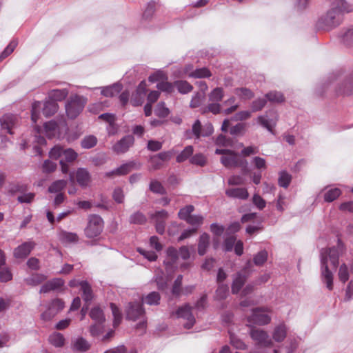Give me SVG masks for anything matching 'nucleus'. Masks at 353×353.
Returning <instances> with one entry per match:
<instances>
[{
  "instance_id": "obj_1",
  "label": "nucleus",
  "mask_w": 353,
  "mask_h": 353,
  "mask_svg": "<svg viewBox=\"0 0 353 353\" xmlns=\"http://www.w3.org/2000/svg\"><path fill=\"white\" fill-rule=\"evenodd\" d=\"M353 10V5L345 0H331L330 9L321 15L317 22L318 29L330 31L339 26L345 12Z\"/></svg>"
},
{
  "instance_id": "obj_2",
  "label": "nucleus",
  "mask_w": 353,
  "mask_h": 353,
  "mask_svg": "<svg viewBox=\"0 0 353 353\" xmlns=\"http://www.w3.org/2000/svg\"><path fill=\"white\" fill-rule=\"evenodd\" d=\"M343 250V244L339 239L336 247L321 251V280L326 285L329 290H332L333 289V274L328 270L327 261L329 259L333 267L336 268L339 263V257Z\"/></svg>"
},
{
  "instance_id": "obj_3",
  "label": "nucleus",
  "mask_w": 353,
  "mask_h": 353,
  "mask_svg": "<svg viewBox=\"0 0 353 353\" xmlns=\"http://www.w3.org/2000/svg\"><path fill=\"white\" fill-rule=\"evenodd\" d=\"M50 157L54 159H60L61 172L68 173L69 167L66 163L75 161L78 154L72 148H65L59 145H55L49 152Z\"/></svg>"
},
{
  "instance_id": "obj_4",
  "label": "nucleus",
  "mask_w": 353,
  "mask_h": 353,
  "mask_svg": "<svg viewBox=\"0 0 353 353\" xmlns=\"http://www.w3.org/2000/svg\"><path fill=\"white\" fill-rule=\"evenodd\" d=\"M215 153L222 155L221 161L225 167H240L243 174H247L249 172L247 161L241 159L237 153L230 150L219 148L216 150Z\"/></svg>"
},
{
  "instance_id": "obj_5",
  "label": "nucleus",
  "mask_w": 353,
  "mask_h": 353,
  "mask_svg": "<svg viewBox=\"0 0 353 353\" xmlns=\"http://www.w3.org/2000/svg\"><path fill=\"white\" fill-rule=\"evenodd\" d=\"M42 108L43 114L46 117H50L58 110V105L56 102L50 100L43 103L40 101H35L32 105L31 119L33 123H36L39 119L40 110Z\"/></svg>"
},
{
  "instance_id": "obj_6",
  "label": "nucleus",
  "mask_w": 353,
  "mask_h": 353,
  "mask_svg": "<svg viewBox=\"0 0 353 353\" xmlns=\"http://www.w3.org/2000/svg\"><path fill=\"white\" fill-rule=\"evenodd\" d=\"M87 99L79 95L72 96L65 104V112L70 119H75L83 110Z\"/></svg>"
},
{
  "instance_id": "obj_7",
  "label": "nucleus",
  "mask_w": 353,
  "mask_h": 353,
  "mask_svg": "<svg viewBox=\"0 0 353 353\" xmlns=\"http://www.w3.org/2000/svg\"><path fill=\"white\" fill-rule=\"evenodd\" d=\"M68 128L65 121H60L57 123L50 121L44 124V132L46 135L50 138H63L66 135Z\"/></svg>"
},
{
  "instance_id": "obj_8",
  "label": "nucleus",
  "mask_w": 353,
  "mask_h": 353,
  "mask_svg": "<svg viewBox=\"0 0 353 353\" xmlns=\"http://www.w3.org/2000/svg\"><path fill=\"white\" fill-rule=\"evenodd\" d=\"M103 221L98 215H91L89 218L88 226L85 230L87 237L94 238L97 236L103 230Z\"/></svg>"
},
{
  "instance_id": "obj_9",
  "label": "nucleus",
  "mask_w": 353,
  "mask_h": 353,
  "mask_svg": "<svg viewBox=\"0 0 353 353\" xmlns=\"http://www.w3.org/2000/svg\"><path fill=\"white\" fill-rule=\"evenodd\" d=\"M257 123L267 129L270 133L274 134V128L278 121V114L274 110H269L264 114L260 115L256 119Z\"/></svg>"
},
{
  "instance_id": "obj_10",
  "label": "nucleus",
  "mask_w": 353,
  "mask_h": 353,
  "mask_svg": "<svg viewBox=\"0 0 353 353\" xmlns=\"http://www.w3.org/2000/svg\"><path fill=\"white\" fill-rule=\"evenodd\" d=\"M270 312L268 308H255L252 310V315L248 317V322L260 325L268 324L271 321L268 314Z\"/></svg>"
},
{
  "instance_id": "obj_11",
  "label": "nucleus",
  "mask_w": 353,
  "mask_h": 353,
  "mask_svg": "<svg viewBox=\"0 0 353 353\" xmlns=\"http://www.w3.org/2000/svg\"><path fill=\"white\" fill-rule=\"evenodd\" d=\"M64 307V303L60 299H54L48 305L47 310L43 312L41 318L45 321H50Z\"/></svg>"
},
{
  "instance_id": "obj_12",
  "label": "nucleus",
  "mask_w": 353,
  "mask_h": 353,
  "mask_svg": "<svg viewBox=\"0 0 353 353\" xmlns=\"http://www.w3.org/2000/svg\"><path fill=\"white\" fill-rule=\"evenodd\" d=\"M250 336L259 345L263 347H271L272 341L270 339L268 333L261 329L252 328L250 330Z\"/></svg>"
},
{
  "instance_id": "obj_13",
  "label": "nucleus",
  "mask_w": 353,
  "mask_h": 353,
  "mask_svg": "<svg viewBox=\"0 0 353 353\" xmlns=\"http://www.w3.org/2000/svg\"><path fill=\"white\" fill-rule=\"evenodd\" d=\"M165 78V74L163 72L158 71L150 75L148 80L152 83L160 81L157 85V88L163 92H171L173 90V85L168 81H164Z\"/></svg>"
},
{
  "instance_id": "obj_14",
  "label": "nucleus",
  "mask_w": 353,
  "mask_h": 353,
  "mask_svg": "<svg viewBox=\"0 0 353 353\" xmlns=\"http://www.w3.org/2000/svg\"><path fill=\"white\" fill-rule=\"evenodd\" d=\"M192 308L189 305L186 304L179 307L176 312V315L178 318H181L187 321L184 324V327L186 329L191 328L195 323V319L192 314Z\"/></svg>"
},
{
  "instance_id": "obj_15",
  "label": "nucleus",
  "mask_w": 353,
  "mask_h": 353,
  "mask_svg": "<svg viewBox=\"0 0 353 353\" xmlns=\"http://www.w3.org/2000/svg\"><path fill=\"white\" fill-rule=\"evenodd\" d=\"M168 216V214L164 210L157 211L154 214H150L151 219L155 221L156 230L160 234H163L165 232V221Z\"/></svg>"
},
{
  "instance_id": "obj_16",
  "label": "nucleus",
  "mask_w": 353,
  "mask_h": 353,
  "mask_svg": "<svg viewBox=\"0 0 353 353\" xmlns=\"http://www.w3.org/2000/svg\"><path fill=\"white\" fill-rule=\"evenodd\" d=\"M134 141L132 136H125L112 146V150L117 154L125 153L133 145Z\"/></svg>"
},
{
  "instance_id": "obj_17",
  "label": "nucleus",
  "mask_w": 353,
  "mask_h": 353,
  "mask_svg": "<svg viewBox=\"0 0 353 353\" xmlns=\"http://www.w3.org/2000/svg\"><path fill=\"white\" fill-rule=\"evenodd\" d=\"M144 310L140 303H130L126 310L127 319L136 321L138 319H143Z\"/></svg>"
},
{
  "instance_id": "obj_18",
  "label": "nucleus",
  "mask_w": 353,
  "mask_h": 353,
  "mask_svg": "<svg viewBox=\"0 0 353 353\" xmlns=\"http://www.w3.org/2000/svg\"><path fill=\"white\" fill-rule=\"evenodd\" d=\"M34 246L35 243L33 241L24 242L14 250L13 255L16 259H24L28 256Z\"/></svg>"
},
{
  "instance_id": "obj_19",
  "label": "nucleus",
  "mask_w": 353,
  "mask_h": 353,
  "mask_svg": "<svg viewBox=\"0 0 353 353\" xmlns=\"http://www.w3.org/2000/svg\"><path fill=\"white\" fill-rule=\"evenodd\" d=\"M0 122L2 129L12 134V129L17 125V117L13 114H6L1 118Z\"/></svg>"
},
{
  "instance_id": "obj_20",
  "label": "nucleus",
  "mask_w": 353,
  "mask_h": 353,
  "mask_svg": "<svg viewBox=\"0 0 353 353\" xmlns=\"http://www.w3.org/2000/svg\"><path fill=\"white\" fill-rule=\"evenodd\" d=\"M78 184L82 188L89 185L91 181V177L88 171L85 168H79L75 174Z\"/></svg>"
},
{
  "instance_id": "obj_21",
  "label": "nucleus",
  "mask_w": 353,
  "mask_h": 353,
  "mask_svg": "<svg viewBox=\"0 0 353 353\" xmlns=\"http://www.w3.org/2000/svg\"><path fill=\"white\" fill-rule=\"evenodd\" d=\"M63 284L64 281L61 279H54L41 286L40 293H48L61 288Z\"/></svg>"
},
{
  "instance_id": "obj_22",
  "label": "nucleus",
  "mask_w": 353,
  "mask_h": 353,
  "mask_svg": "<svg viewBox=\"0 0 353 353\" xmlns=\"http://www.w3.org/2000/svg\"><path fill=\"white\" fill-rule=\"evenodd\" d=\"M225 194L229 197L239 199H247L249 196L247 189L243 188L228 189L225 191Z\"/></svg>"
},
{
  "instance_id": "obj_23",
  "label": "nucleus",
  "mask_w": 353,
  "mask_h": 353,
  "mask_svg": "<svg viewBox=\"0 0 353 353\" xmlns=\"http://www.w3.org/2000/svg\"><path fill=\"white\" fill-rule=\"evenodd\" d=\"M339 37L341 42L346 46L353 45V26L343 29Z\"/></svg>"
},
{
  "instance_id": "obj_24",
  "label": "nucleus",
  "mask_w": 353,
  "mask_h": 353,
  "mask_svg": "<svg viewBox=\"0 0 353 353\" xmlns=\"http://www.w3.org/2000/svg\"><path fill=\"white\" fill-rule=\"evenodd\" d=\"M59 239L62 243H74L79 241V236L76 233L69 232L64 230L59 233Z\"/></svg>"
},
{
  "instance_id": "obj_25",
  "label": "nucleus",
  "mask_w": 353,
  "mask_h": 353,
  "mask_svg": "<svg viewBox=\"0 0 353 353\" xmlns=\"http://www.w3.org/2000/svg\"><path fill=\"white\" fill-rule=\"evenodd\" d=\"M210 245V235L207 233H203L199 239L198 253L199 255H204Z\"/></svg>"
},
{
  "instance_id": "obj_26",
  "label": "nucleus",
  "mask_w": 353,
  "mask_h": 353,
  "mask_svg": "<svg viewBox=\"0 0 353 353\" xmlns=\"http://www.w3.org/2000/svg\"><path fill=\"white\" fill-rule=\"evenodd\" d=\"M80 286L83 292V299L87 304H88L92 301L93 297L91 287L88 283L85 281H81Z\"/></svg>"
},
{
  "instance_id": "obj_27",
  "label": "nucleus",
  "mask_w": 353,
  "mask_h": 353,
  "mask_svg": "<svg viewBox=\"0 0 353 353\" xmlns=\"http://www.w3.org/2000/svg\"><path fill=\"white\" fill-rule=\"evenodd\" d=\"M167 259L164 261L166 268H168L170 266H172L173 263H174L178 257V250L173 247H170L168 248L167 251Z\"/></svg>"
},
{
  "instance_id": "obj_28",
  "label": "nucleus",
  "mask_w": 353,
  "mask_h": 353,
  "mask_svg": "<svg viewBox=\"0 0 353 353\" xmlns=\"http://www.w3.org/2000/svg\"><path fill=\"white\" fill-rule=\"evenodd\" d=\"M224 97V90L222 88L216 87L214 88L208 94V99L210 102L219 103Z\"/></svg>"
},
{
  "instance_id": "obj_29",
  "label": "nucleus",
  "mask_w": 353,
  "mask_h": 353,
  "mask_svg": "<svg viewBox=\"0 0 353 353\" xmlns=\"http://www.w3.org/2000/svg\"><path fill=\"white\" fill-rule=\"evenodd\" d=\"M131 163H125L121 165L119 168L105 173L106 176L111 177L114 175L120 176L128 174L130 172L132 168Z\"/></svg>"
},
{
  "instance_id": "obj_30",
  "label": "nucleus",
  "mask_w": 353,
  "mask_h": 353,
  "mask_svg": "<svg viewBox=\"0 0 353 353\" xmlns=\"http://www.w3.org/2000/svg\"><path fill=\"white\" fill-rule=\"evenodd\" d=\"M245 276L241 273L236 274L232 285V292L233 294H237L240 291L245 282Z\"/></svg>"
},
{
  "instance_id": "obj_31",
  "label": "nucleus",
  "mask_w": 353,
  "mask_h": 353,
  "mask_svg": "<svg viewBox=\"0 0 353 353\" xmlns=\"http://www.w3.org/2000/svg\"><path fill=\"white\" fill-rule=\"evenodd\" d=\"M68 94V90L66 89L53 90L49 92V98L52 101H59L63 100Z\"/></svg>"
},
{
  "instance_id": "obj_32",
  "label": "nucleus",
  "mask_w": 353,
  "mask_h": 353,
  "mask_svg": "<svg viewBox=\"0 0 353 353\" xmlns=\"http://www.w3.org/2000/svg\"><path fill=\"white\" fill-rule=\"evenodd\" d=\"M121 91V86L119 84H114L110 86L101 88V93L106 97H112Z\"/></svg>"
},
{
  "instance_id": "obj_33",
  "label": "nucleus",
  "mask_w": 353,
  "mask_h": 353,
  "mask_svg": "<svg viewBox=\"0 0 353 353\" xmlns=\"http://www.w3.org/2000/svg\"><path fill=\"white\" fill-rule=\"evenodd\" d=\"M67 181L63 179L54 181L48 188V192L50 193H61L67 185Z\"/></svg>"
},
{
  "instance_id": "obj_34",
  "label": "nucleus",
  "mask_w": 353,
  "mask_h": 353,
  "mask_svg": "<svg viewBox=\"0 0 353 353\" xmlns=\"http://www.w3.org/2000/svg\"><path fill=\"white\" fill-rule=\"evenodd\" d=\"M211 76L210 71L206 68H197L190 73H188L190 78H207Z\"/></svg>"
},
{
  "instance_id": "obj_35",
  "label": "nucleus",
  "mask_w": 353,
  "mask_h": 353,
  "mask_svg": "<svg viewBox=\"0 0 353 353\" xmlns=\"http://www.w3.org/2000/svg\"><path fill=\"white\" fill-rule=\"evenodd\" d=\"M49 341L52 345L59 347L64 345L65 339L61 333L54 332L49 336Z\"/></svg>"
},
{
  "instance_id": "obj_36",
  "label": "nucleus",
  "mask_w": 353,
  "mask_h": 353,
  "mask_svg": "<svg viewBox=\"0 0 353 353\" xmlns=\"http://www.w3.org/2000/svg\"><path fill=\"white\" fill-rule=\"evenodd\" d=\"M221 112V105L219 103L210 102L208 105L202 108L201 112L205 114L211 112L213 114H218Z\"/></svg>"
},
{
  "instance_id": "obj_37",
  "label": "nucleus",
  "mask_w": 353,
  "mask_h": 353,
  "mask_svg": "<svg viewBox=\"0 0 353 353\" xmlns=\"http://www.w3.org/2000/svg\"><path fill=\"white\" fill-rule=\"evenodd\" d=\"M234 93L239 98L248 100L254 97V93L246 88H238L234 89Z\"/></svg>"
},
{
  "instance_id": "obj_38",
  "label": "nucleus",
  "mask_w": 353,
  "mask_h": 353,
  "mask_svg": "<svg viewBox=\"0 0 353 353\" xmlns=\"http://www.w3.org/2000/svg\"><path fill=\"white\" fill-rule=\"evenodd\" d=\"M99 119H102V120L106 121L107 123H109V128H108L109 132L111 134L114 133V121H115V116L114 114H110V113H104V114H101L99 117Z\"/></svg>"
},
{
  "instance_id": "obj_39",
  "label": "nucleus",
  "mask_w": 353,
  "mask_h": 353,
  "mask_svg": "<svg viewBox=\"0 0 353 353\" xmlns=\"http://www.w3.org/2000/svg\"><path fill=\"white\" fill-rule=\"evenodd\" d=\"M97 143V139L94 135L85 137L81 141V146L84 149H90L94 147Z\"/></svg>"
},
{
  "instance_id": "obj_40",
  "label": "nucleus",
  "mask_w": 353,
  "mask_h": 353,
  "mask_svg": "<svg viewBox=\"0 0 353 353\" xmlns=\"http://www.w3.org/2000/svg\"><path fill=\"white\" fill-rule=\"evenodd\" d=\"M286 336V327L284 325H280L275 327L273 332V339L277 341H282Z\"/></svg>"
},
{
  "instance_id": "obj_41",
  "label": "nucleus",
  "mask_w": 353,
  "mask_h": 353,
  "mask_svg": "<svg viewBox=\"0 0 353 353\" xmlns=\"http://www.w3.org/2000/svg\"><path fill=\"white\" fill-rule=\"evenodd\" d=\"M90 316L92 320L98 323H103L105 321L103 311L98 307H94L91 310Z\"/></svg>"
},
{
  "instance_id": "obj_42",
  "label": "nucleus",
  "mask_w": 353,
  "mask_h": 353,
  "mask_svg": "<svg viewBox=\"0 0 353 353\" xmlns=\"http://www.w3.org/2000/svg\"><path fill=\"white\" fill-rule=\"evenodd\" d=\"M265 98L272 103H281L285 100L283 94L278 91H271L267 93Z\"/></svg>"
},
{
  "instance_id": "obj_43",
  "label": "nucleus",
  "mask_w": 353,
  "mask_h": 353,
  "mask_svg": "<svg viewBox=\"0 0 353 353\" xmlns=\"http://www.w3.org/2000/svg\"><path fill=\"white\" fill-rule=\"evenodd\" d=\"M194 149L192 145L186 146L180 154L176 157V161L178 163H182L186 161L193 153Z\"/></svg>"
},
{
  "instance_id": "obj_44",
  "label": "nucleus",
  "mask_w": 353,
  "mask_h": 353,
  "mask_svg": "<svg viewBox=\"0 0 353 353\" xmlns=\"http://www.w3.org/2000/svg\"><path fill=\"white\" fill-rule=\"evenodd\" d=\"M341 194V190L337 188L330 189L325 193L324 200L326 202H332L337 199Z\"/></svg>"
},
{
  "instance_id": "obj_45",
  "label": "nucleus",
  "mask_w": 353,
  "mask_h": 353,
  "mask_svg": "<svg viewBox=\"0 0 353 353\" xmlns=\"http://www.w3.org/2000/svg\"><path fill=\"white\" fill-rule=\"evenodd\" d=\"M156 8V4L154 2H150L148 3L143 13V19L145 21H150L154 16Z\"/></svg>"
},
{
  "instance_id": "obj_46",
  "label": "nucleus",
  "mask_w": 353,
  "mask_h": 353,
  "mask_svg": "<svg viewBox=\"0 0 353 353\" xmlns=\"http://www.w3.org/2000/svg\"><path fill=\"white\" fill-rule=\"evenodd\" d=\"M178 91L181 94H187L192 91L193 87L185 81H178L175 82Z\"/></svg>"
},
{
  "instance_id": "obj_47",
  "label": "nucleus",
  "mask_w": 353,
  "mask_h": 353,
  "mask_svg": "<svg viewBox=\"0 0 353 353\" xmlns=\"http://www.w3.org/2000/svg\"><path fill=\"white\" fill-rule=\"evenodd\" d=\"M268 252L265 250H261L254 256V263L257 266H261L265 263L268 259Z\"/></svg>"
},
{
  "instance_id": "obj_48",
  "label": "nucleus",
  "mask_w": 353,
  "mask_h": 353,
  "mask_svg": "<svg viewBox=\"0 0 353 353\" xmlns=\"http://www.w3.org/2000/svg\"><path fill=\"white\" fill-rule=\"evenodd\" d=\"M292 177L291 175L285 171H282L279 173V177L278 179L279 185L283 188H288L290 183Z\"/></svg>"
},
{
  "instance_id": "obj_49",
  "label": "nucleus",
  "mask_w": 353,
  "mask_h": 353,
  "mask_svg": "<svg viewBox=\"0 0 353 353\" xmlns=\"http://www.w3.org/2000/svg\"><path fill=\"white\" fill-rule=\"evenodd\" d=\"M154 113L159 117L165 118L170 114V110L165 107L163 102H160L157 104L154 110Z\"/></svg>"
},
{
  "instance_id": "obj_50",
  "label": "nucleus",
  "mask_w": 353,
  "mask_h": 353,
  "mask_svg": "<svg viewBox=\"0 0 353 353\" xmlns=\"http://www.w3.org/2000/svg\"><path fill=\"white\" fill-rule=\"evenodd\" d=\"M146 220L145 216L141 212H136L130 216V222L133 224H143Z\"/></svg>"
},
{
  "instance_id": "obj_51",
  "label": "nucleus",
  "mask_w": 353,
  "mask_h": 353,
  "mask_svg": "<svg viewBox=\"0 0 353 353\" xmlns=\"http://www.w3.org/2000/svg\"><path fill=\"white\" fill-rule=\"evenodd\" d=\"M186 222L192 225L193 228L198 230L199 227L203 224V217L201 215H191Z\"/></svg>"
},
{
  "instance_id": "obj_52",
  "label": "nucleus",
  "mask_w": 353,
  "mask_h": 353,
  "mask_svg": "<svg viewBox=\"0 0 353 353\" xmlns=\"http://www.w3.org/2000/svg\"><path fill=\"white\" fill-rule=\"evenodd\" d=\"M12 274L6 264L0 267V281L7 282L12 279Z\"/></svg>"
},
{
  "instance_id": "obj_53",
  "label": "nucleus",
  "mask_w": 353,
  "mask_h": 353,
  "mask_svg": "<svg viewBox=\"0 0 353 353\" xmlns=\"http://www.w3.org/2000/svg\"><path fill=\"white\" fill-rule=\"evenodd\" d=\"M149 188L154 193L163 194L165 192L162 184L157 180L151 181Z\"/></svg>"
},
{
  "instance_id": "obj_54",
  "label": "nucleus",
  "mask_w": 353,
  "mask_h": 353,
  "mask_svg": "<svg viewBox=\"0 0 353 353\" xmlns=\"http://www.w3.org/2000/svg\"><path fill=\"white\" fill-rule=\"evenodd\" d=\"M160 300V296L159 293L152 292L147 295L143 301L148 305H157Z\"/></svg>"
},
{
  "instance_id": "obj_55",
  "label": "nucleus",
  "mask_w": 353,
  "mask_h": 353,
  "mask_svg": "<svg viewBox=\"0 0 353 353\" xmlns=\"http://www.w3.org/2000/svg\"><path fill=\"white\" fill-rule=\"evenodd\" d=\"M194 206L192 205H187L181 208L179 212V217L186 221V220L191 216V213L194 211Z\"/></svg>"
},
{
  "instance_id": "obj_56",
  "label": "nucleus",
  "mask_w": 353,
  "mask_h": 353,
  "mask_svg": "<svg viewBox=\"0 0 353 353\" xmlns=\"http://www.w3.org/2000/svg\"><path fill=\"white\" fill-rule=\"evenodd\" d=\"M228 287L227 285H219L216 291L215 297L219 300L225 299L228 295Z\"/></svg>"
},
{
  "instance_id": "obj_57",
  "label": "nucleus",
  "mask_w": 353,
  "mask_h": 353,
  "mask_svg": "<svg viewBox=\"0 0 353 353\" xmlns=\"http://www.w3.org/2000/svg\"><path fill=\"white\" fill-rule=\"evenodd\" d=\"M18 43L15 40H12L10 41V43L8 44V46L5 48V50L2 52V53L0 54V61H2L3 59L7 57L8 55H10L15 49L17 47Z\"/></svg>"
},
{
  "instance_id": "obj_58",
  "label": "nucleus",
  "mask_w": 353,
  "mask_h": 353,
  "mask_svg": "<svg viewBox=\"0 0 353 353\" xmlns=\"http://www.w3.org/2000/svg\"><path fill=\"white\" fill-rule=\"evenodd\" d=\"M110 307L112 310V315L114 316V322H113L114 326L117 327L120 324V323L121 321V319H122L121 314L119 308L116 306L115 304L111 303Z\"/></svg>"
},
{
  "instance_id": "obj_59",
  "label": "nucleus",
  "mask_w": 353,
  "mask_h": 353,
  "mask_svg": "<svg viewBox=\"0 0 353 353\" xmlns=\"http://www.w3.org/2000/svg\"><path fill=\"white\" fill-rule=\"evenodd\" d=\"M252 163L257 170H264L267 168V163L265 159L260 157H255L252 159Z\"/></svg>"
},
{
  "instance_id": "obj_60",
  "label": "nucleus",
  "mask_w": 353,
  "mask_h": 353,
  "mask_svg": "<svg viewBox=\"0 0 353 353\" xmlns=\"http://www.w3.org/2000/svg\"><path fill=\"white\" fill-rule=\"evenodd\" d=\"M74 348L77 351L84 352L88 350L89 344L83 338H79L74 342Z\"/></svg>"
},
{
  "instance_id": "obj_61",
  "label": "nucleus",
  "mask_w": 353,
  "mask_h": 353,
  "mask_svg": "<svg viewBox=\"0 0 353 353\" xmlns=\"http://www.w3.org/2000/svg\"><path fill=\"white\" fill-rule=\"evenodd\" d=\"M190 163L196 165L203 166L206 164V157L201 154H196L190 159Z\"/></svg>"
},
{
  "instance_id": "obj_62",
  "label": "nucleus",
  "mask_w": 353,
  "mask_h": 353,
  "mask_svg": "<svg viewBox=\"0 0 353 353\" xmlns=\"http://www.w3.org/2000/svg\"><path fill=\"white\" fill-rule=\"evenodd\" d=\"M105 106H108L107 102H97L93 104H91L88 107V110L90 112L94 114H98L99 112L103 110Z\"/></svg>"
},
{
  "instance_id": "obj_63",
  "label": "nucleus",
  "mask_w": 353,
  "mask_h": 353,
  "mask_svg": "<svg viewBox=\"0 0 353 353\" xmlns=\"http://www.w3.org/2000/svg\"><path fill=\"white\" fill-rule=\"evenodd\" d=\"M252 202L259 210H263L266 205L265 201L258 194H254Z\"/></svg>"
},
{
  "instance_id": "obj_64",
  "label": "nucleus",
  "mask_w": 353,
  "mask_h": 353,
  "mask_svg": "<svg viewBox=\"0 0 353 353\" xmlns=\"http://www.w3.org/2000/svg\"><path fill=\"white\" fill-rule=\"evenodd\" d=\"M265 104L266 100L265 99L259 98L254 100L251 105L252 112H257L262 110Z\"/></svg>"
}]
</instances>
